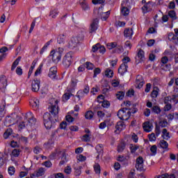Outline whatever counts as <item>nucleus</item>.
Wrapping results in <instances>:
<instances>
[{"instance_id":"nucleus-58","label":"nucleus","mask_w":178,"mask_h":178,"mask_svg":"<svg viewBox=\"0 0 178 178\" xmlns=\"http://www.w3.org/2000/svg\"><path fill=\"white\" fill-rule=\"evenodd\" d=\"M86 69H88V70H92V69H94L93 64L90 62H87L86 63Z\"/></svg>"},{"instance_id":"nucleus-39","label":"nucleus","mask_w":178,"mask_h":178,"mask_svg":"<svg viewBox=\"0 0 178 178\" xmlns=\"http://www.w3.org/2000/svg\"><path fill=\"white\" fill-rule=\"evenodd\" d=\"M124 148H126V143H121L118 146V152H122V151H124Z\"/></svg>"},{"instance_id":"nucleus-54","label":"nucleus","mask_w":178,"mask_h":178,"mask_svg":"<svg viewBox=\"0 0 178 178\" xmlns=\"http://www.w3.org/2000/svg\"><path fill=\"white\" fill-rule=\"evenodd\" d=\"M13 156L17 157L20 155V149H15L12 152Z\"/></svg>"},{"instance_id":"nucleus-29","label":"nucleus","mask_w":178,"mask_h":178,"mask_svg":"<svg viewBox=\"0 0 178 178\" xmlns=\"http://www.w3.org/2000/svg\"><path fill=\"white\" fill-rule=\"evenodd\" d=\"M22 59V57L19 56L13 63L11 67V70H15L16 67H17V65H19V62H20Z\"/></svg>"},{"instance_id":"nucleus-64","label":"nucleus","mask_w":178,"mask_h":178,"mask_svg":"<svg viewBox=\"0 0 178 178\" xmlns=\"http://www.w3.org/2000/svg\"><path fill=\"white\" fill-rule=\"evenodd\" d=\"M148 138L149 141H155V140H156V136H155V134L154 133L149 134Z\"/></svg>"},{"instance_id":"nucleus-1","label":"nucleus","mask_w":178,"mask_h":178,"mask_svg":"<svg viewBox=\"0 0 178 178\" xmlns=\"http://www.w3.org/2000/svg\"><path fill=\"white\" fill-rule=\"evenodd\" d=\"M137 112L136 108H123L118 111V116L119 119L121 120H127L130 119V116H131V113H136Z\"/></svg>"},{"instance_id":"nucleus-38","label":"nucleus","mask_w":178,"mask_h":178,"mask_svg":"<svg viewBox=\"0 0 178 178\" xmlns=\"http://www.w3.org/2000/svg\"><path fill=\"white\" fill-rule=\"evenodd\" d=\"M72 93L70 92H66L63 96V101L64 102H66L68 99H70V97H72Z\"/></svg>"},{"instance_id":"nucleus-24","label":"nucleus","mask_w":178,"mask_h":178,"mask_svg":"<svg viewBox=\"0 0 178 178\" xmlns=\"http://www.w3.org/2000/svg\"><path fill=\"white\" fill-rule=\"evenodd\" d=\"M35 65H37V61L33 60L29 69V71L28 72V79H30V76H31V74H33V70H34V67H35Z\"/></svg>"},{"instance_id":"nucleus-12","label":"nucleus","mask_w":178,"mask_h":178,"mask_svg":"<svg viewBox=\"0 0 178 178\" xmlns=\"http://www.w3.org/2000/svg\"><path fill=\"white\" fill-rule=\"evenodd\" d=\"M79 42H80V41L79 40V38H72L70 41L69 42V47L71 48V49H73L74 48H76V47H77Z\"/></svg>"},{"instance_id":"nucleus-40","label":"nucleus","mask_w":178,"mask_h":178,"mask_svg":"<svg viewBox=\"0 0 178 178\" xmlns=\"http://www.w3.org/2000/svg\"><path fill=\"white\" fill-rule=\"evenodd\" d=\"M129 148H130L131 154H134L136 152V151H137L139 147L137 146V145L131 144L129 145Z\"/></svg>"},{"instance_id":"nucleus-56","label":"nucleus","mask_w":178,"mask_h":178,"mask_svg":"<svg viewBox=\"0 0 178 178\" xmlns=\"http://www.w3.org/2000/svg\"><path fill=\"white\" fill-rule=\"evenodd\" d=\"M84 94H86L85 92H83V90H79L77 92V95H76V97H77V98L79 99L78 100L80 101L81 98H83V97H84Z\"/></svg>"},{"instance_id":"nucleus-35","label":"nucleus","mask_w":178,"mask_h":178,"mask_svg":"<svg viewBox=\"0 0 178 178\" xmlns=\"http://www.w3.org/2000/svg\"><path fill=\"white\" fill-rule=\"evenodd\" d=\"M168 16L172 19V20H176V19H177L176 12L173 10L168 12Z\"/></svg>"},{"instance_id":"nucleus-63","label":"nucleus","mask_w":178,"mask_h":178,"mask_svg":"<svg viewBox=\"0 0 178 178\" xmlns=\"http://www.w3.org/2000/svg\"><path fill=\"white\" fill-rule=\"evenodd\" d=\"M165 106H164V111L165 112H168L169 111H170V109H172V104H165Z\"/></svg>"},{"instance_id":"nucleus-20","label":"nucleus","mask_w":178,"mask_h":178,"mask_svg":"<svg viewBox=\"0 0 178 178\" xmlns=\"http://www.w3.org/2000/svg\"><path fill=\"white\" fill-rule=\"evenodd\" d=\"M65 40H66V35L65 34H61L59 35L57 39L58 44H61L63 45L65 44Z\"/></svg>"},{"instance_id":"nucleus-28","label":"nucleus","mask_w":178,"mask_h":178,"mask_svg":"<svg viewBox=\"0 0 178 178\" xmlns=\"http://www.w3.org/2000/svg\"><path fill=\"white\" fill-rule=\"evenodd\" d=\"M159 145L161 148H163V149H168V147H169V144L168 143V142L163 140L160 141Z\"/></svg>"},{"instance_id":"nucleus-45","label":"nucleus","mask_w":178,"mask_h":178,"mask_svg":"<svg viewBox=\"0 0 178 178\" xmlns=\"http://www.w3.org/2000/svg\"><path fill=\"white\" fill-rule=\"evenodd\" d=\"M109 15H111V11L103 13L102 14V20H107L108 17H109Z\"/></svg>"},{"instance_id":"nucleus-52","label":"nucleus","mask_w":178,"mask_h":178,"mask_svg":"<svg viewBox=\"0 0 178 178\" xmlns=\"http://www.w3.org/2000/svg\"><path fill=\"white\" fill-rule=\"evenodd\" d=\"M158 149V147H156V145H152L151 147H150V151L152 154V155H156V151Z\"/></svg>"},{"instance_id":"nucleus-22","label":"nucleus","mask_w":178,"mask_h":178,"mask_svg":"<svg viewBox=\"0 0 178 178\" xmlns=\"http://www.w3.org/2000/svg\"><path fill=\"white\" fill-rule=\"evenodd\" d=\"M168 40H170V41H173V42H176V44H178L177 35H174L172 33H169V35H168Z\"/></svg>"},{"instance_id":"nucleus-16","label":"nucleus","mask_w":178,"mask_h":178,"mask_svg":"<svg viewBox=\"0 0 178 178\" xmlns=\"http://www.w3.org/2000/svg\"><path fill=\"white\" fill-rule=\"evenodd\" d=\"M30 105L34 111H38V108H40V100L34 99L30 102Z\"/></svg>"},{"instance_id":"nucleus-11","label":"nucleus","mask_w":178,"mask_h":178,"mask_svg":"<svg viewBox=\"0 0 178 178\" xmlns=\"http://www.w3.org/2000/svg\"><path fill=\"white\" fill-rule=\"evenodd\" d=\"M57 72L58 70L56 69V67H51L49 72V77L52 80H58V76H56Z\"/></svg>"},{"instance_id":"nucleus-32","label":"nucleus","mask_w":178,"mask_h":178,"mask_svg":"<svg viewBox=\"0 0 178 178\" xmlns=\"http://www.w3.org/2000/svg\"><path fill=\"white\" fill-rule=\"evenodd\" d=\"M152 112H154V113H156V115H159V113H161V107H159V106H153L152 108Z\"/></svg>"},{"instance_id":"nucleus-17","label":"nucleus","mask_w":178,"mask_h":178,"mask_svg":"<svg viewBox=\"0 0 178 178\" xmlns=\"http://www.w3.org/2000/svg\"><path fill=\"white\" fill-rule=\"evenodd\" d=\"M133 34H134V32L132 29H126L124 31V37H126L127 38H129V40H131V37L133 36Z\"/></svg>"},{"instance_id":"nucleus-36","label":"nucleus","mask_w":178,"mask_h":178,"mask_svg":"<svg viewBox=\"0 0 178 178\" xmlns=\"http://www.w3.org/2000/svg\"><path fill=\"white\" fill-rule=\"evenodd\" d=\"M81 6L83 10H88L90 9V6H88V3L86 1L81 2Z\"/></svg>"},{"instance_id":"nucleus-46","label":"nucleus","mask_w":178,"mask_h":178,"mask_svg":"<svg viewBox=\"0 0 178 178\" xmlns=\"http://www.w3.org/2000/svg\"><path fill=\"white\" fill-rule=\"evenodd\" d=\"M75 172L74 175L75 176H80L81 175V169H83L82 166H79L77 168H74Z\"/></svg>"},{"instance_id":"nucleus-31","label":"nucleus","mask_w":178,"mask_h":178,"mask_svg":"<svg viewBox=\"0 0 178 178\" xmlns=\"http://www.w3.org/2000/svg\"><path fill=\"white\" fill-rule=\"evenodd\" d=\"M93 168L96 175H101V165L99 164L95 163Z\"/></svg>"},{"instance_id":"nucleus-5","label":"nucleus","mask_w":178,"mask_h":178,"mask_svg":"<svg viewBox=\"0 0 178 178\" xmlns=\"http://www.w3.org/2000/svg\"><path fill=\"white\" fill-rule=\"evenodd\" d=\"M44 124L46 129H51L52 127V123H55V118L52 120L51 118V114L49 113H45L43 115Z\"/></svg>"},{"instance_id":"nucleus-48","label":"nucleus","mask_w":178,"mask_h":178,"mask_svg":"<svg viewBox=\"0 0 178 178\" xmlns=\"http://www.w3.org/2000/svg\"><path fill=\"white\" fill-rule=\"evenodd\" d=\"M5 115V104L0 106V118H3Z\"/></svg>"},{"instance_id":"nucleus-33","label":"nucleus","mask_w":178,"mask_h":178,"mask_svg":"<svg viewBox=\"0 0 178 178\" xmlns=\"http://www.w3.org/2000/svg\"><path fill=\"white\" fill-rule=\"evenodd\" d=\"M85 118L88 120H91L94 118V113L91 111H87L85 114Z\"/></svg>"},{"instance_id":"nucleus-44","label":"nucleus","mask_w":178,"mask_h":178,"mask_svg":"<svg viewBox=\"0 0 178 178\" xmlns=\"http://www.w3.org/2000/svg\"><path fill=\"white\" fill-rule=\"evenodd\" d=\"M162 133L164 140H168V138H170V137L169 136V132H168V129H163Z\"/></svg>"},{"instance_id":"nucleus-47","label":"nucleus","mask_w":178,"mask_h":178,"mask_svg":"<svg viewBox=\"0 0 178 178\" xmlns=\"http://www.w3.org/2000/svg\"><path fill=\"white\" fill-rule=\"evenodd\" d=\"M118 47V43L116 42H111L107 44V48L108 49H113V48H116Z\"/></svg>"},{"instance_id":"nucleus-49","label":"nucleus","mask_w":178,"mask_h":178,"mask_svg":"<svg viewBox=\"0 0 178 178\" xmlns=\"http://www.w3.org/2000/svg\"><path fill=\"white\" fill-rule=\"evenodd\" d=\"M116 97L118 99H122V98H124V92L123 91L118 92L116 94Z\"/></svg>"},{"instance_id":"nucleus-37","label":"nucleus","mask_w":178,"mask_h":178,"mask_svg":"<svg viewBox=\"0 0 178 178\" xmlns=\"http://www.w3.org/2000/svg\"><path fill=\"white\" fill-rule=\"evenodd\" d=\"M82 141L85 143H88L91 140V134H85L81 138Z\"/></svg>"},{"instance_id":"nucleus-21","label":"nucleus","mask_w":178,"mask_h":178,"mask_svg":"<svg viewBox=\"0 0 178 178\" xmlns=\"http://www.w3.org/2000/svg\"><path fill=\"white\" fill-rule=\"evenodd\" d=\"M16 118H17V115H15V117L8 116L7 117L6 120L11 124H15L17 123V119Z\"/></svg>"},{"instance_id":"nucleus-30","label":"nucleus","mask_w":178,"mask_h":178,"mask_svg":"<svg viewBox=\"0 0 178 178\" xmlns=\"http://www.w3.org/2000/svg\"><path fill=\"white\" fill-rule=\"evenodd\" d=\"M106 77H113V71L109 68H107L104 72Z\"/></svg>"},{"instance_id":"nucleus-41","label":"nucleus","mask_w":178,"mask_h":178,"mask_svg":"<svg viewBox=\"0 0 178 178\" xmlns=\"http://www.w3.org/2000/svg\"><path fill=\"white\" fill-rule=\"evenodd\" d=\"M161 69H162V70H164L165 72H169V70H170V65L161 64Z\"/></svg>"},{"instance_id":"nucleus-9","label":"nucleus","mask_w":178,"mask_h":178,"mask_svg":"<svg viewBox=\"0 0 178 178\" xmlns=\"http://www.w3.org/2000/svg\"><path fill=\"white\" fill-rule=\"evenodd\" d=\"M136 168L137 170H144V159L143 157L139 156L137 158Z\"/></svg>"},{"instance_id":"nucleus-42","label":"nucleus","mask_w":178,"mask_h":178,"mask_svg":"<svg viewBox=\"0 0 178 178\" xmlns=\"http://www.w3.org/2000/svg\"><path fill=\"white\" fill-rule=\"evenodd\" d=\"M121 13L123 16H127V15L130 13V10H129V8L123 7L121 10Z\"/></svg>"},{"instance_id":"nucleus-59","label":"nucleus","mask_w":178,"mask_h":178,"mask_svg":"<svg viewBox=\"0 0 178 178\" xmlns=\"http://www.w3.org/2000/svg\"><path fill=\"white\" fill-rule=\"evenodd\" d=\"M168 124V121H166V120H162V121L159 122V126L161 127H167Z\"/></svg>"},{"instance_id":"nucleus-18","label":"nucleus","mask_w":178,"mask_h":178,"mask_svg":"<svg viewBox=\"0 0 178 178\" xmlns=\"http://www.w3.org/2000/svg\"><path fill=\"white\" fill-rule=\"evenodd\" d=\"M136 83L138 85V88H141L144 86V80L142 76L138 75L137 76Z\"/></svg>"},{"instance_id":"nucleus-61","label":"nucleus","mask_w":178,"mask_h":178,"mask_svg":"<svg viewBox=\"0 0 178 178\" xmlns=\"http://www.w3.org/2000/svg\"><path fill=\"white\" fill-rule=\"evenodd\" d=\"M171 99L174 104H178V94L172 95Z\"/></svg>"},{"instance_id":"nucleus-25","label":"nucleus","mask_w":178,"mask_h":178,"mask_svg":"<svg viewBox=\"0 0 178 178\" xmlns=\"http://www.w3.org/2000/svg\"><path fill=\"white\" fill-rule=\"evenodd\" d=\"M96 151L97 152V153L99 154V155H97V158H99V155H101V154H102V151H104V145H97L95 147Z\"/></svg>"},{"instance_id":"nucleus-43","label":"nucleus","mask_w":178,"mask_h":178,"mask_svg":"<svg viewBox=\"0 0 178 178\" xmlns=\"http://www.w3.org/2000/svg\"><path fill=\"white\" fill-rule=\"evenodd\" d=\"M118 161L119 162H127V161H129V156H119Z\"/></svg>"},{"instance_id":"nucleus-15","label":"nucleus","mask_w":178,"mask_h":178,"mask_svg":"<svg viewBox=\"0 0 178 178\" xmlns=\"http://www.w3.org/2000/svg\"><path fill=\"white\" fill-rule=\"evenodd\" d=\"M8 86V79L5 75L0 76V88H6Z\"/></svg>"},{"instance_id":"nucleus-4","label":"nucleus","mask_w":178,"mask_h":178,"mask_svg":"<svg viewBox=\"0 0 178 178\" xmlns=\"http://www.w3.org/2000/svg\"><path fill=\"white\" fill-rule=\"evenodd\" d=\"M73 62V52L70 51L67 53L63 58L62 60V64L65 67V69H67L70 67V65H72Z\"/></svg>"},{"instance_id":"nucleus-8","label":"nucleus","mask_w":178,"mask_h":178,"mask_svg":"<svg viewBox=\"0 0 178 178\" xmlns=\"http://www.w3.org/2000/svg\"><path fill=\"white\" fill-rule=\"evenodd\" d=\"M143 128L144 131H146V133H149L152 131V129H154V125L152 124V122L149 121H146L143 123Z\"/></svg>"},{"instance_id":"nucleus-60","label":"nucleus","mask_w":178,"mask_h":178,"mask_svg":"<svg viewBox=\"0 0 178 178\" xmlns=\"http://www.w3.org/2000/svg\"><path fill=\"white\" fill-rule=\"evenodd\" d=\"M42 151V149H41V147L38 146L35 147V148L33 149V152L34 154H40Z\"/></svg>"},{"instance_id":"nucleus-14","label":"nucleus","mask_w":178,"mask_h":178,"mask_svg":"<svg viewBox=\"0 0 178 178\" xmlns=\"http://www.w3.org/2000/svg\"><path fill=\"white\" fill-rule=\"evenodd\" d=\"M126 128V125L124 124V123L122 121H120L118 122H117V124L115 125V133L117 134H119V133H120L122 131V130H123V129Z\"/></svg>"},{"instance_id":"nucleus-2","label":"nucleus","mask_w":178,"mask_h":178,"mask_svg":"<svg viewBox=\"0 0 178 178\" xmlns=\"http://www.w3.org/2000/svg\"><path fill=\"white\" fill-rule=\"evenodd\" d=\"M63 51H65L63 47H58L50 52L49 56L54 63H59V61L62 59V54H63Z\"/></svg>"},{"instance_id":"nucleus-27","label":"nucleus","mask_w":178,"mask_h":178,"mask_svg":"<svg viewBox=\"0 0 178 178\" xmlns=\"http://www.w3.org/2000/svg\"><path fill=\"white\" fill-rule=\"evenodd\" d=\"M67 162V158L66 157V153H62L61 161L59 163V165L62 166V165H65Z\"/></svg>"},{"instance_id":"nucleus-62","label":"nucleus","mask_w":178,"mask_h":178,"mask_svg":"<svg viewBox=\"0 0 178 178\" xmlns=\"http://www.w3.org/2000/svg\"><path fill=\"white\" fill-rule=\"evenodd\" d=\"M102 106H103V108H108L111 106V103H109L108 101L104 100L102 102Z\"/></svg>"},{"instance_id":"nucleus-57","label":"nucleus","mask_w":178,"mask_h":178,"mask_svg":"<svg viewBox=\"0 0 178 178\" xmlns=\"http://www.w3.org/2000/svg\"><path fill=\"white\" fill-rule=\"evenodd\" d=\"M170 102H173L172 99V96H167L164 98V104H170Z\"/></svg>"},{"instance_id":"nucleus-3","label":"nucleus","mask_w":178,"mask_h":178,"mask_svg":"<svg viewBox=\"0 0 178 178\" xmlns=\"http://www.w3.org/2000/svg\"><path fill=\"white\" fill-rule=\"evenodd\" d=\"M53 101H54V104H50L49 106V112L51 113L52 116L55 118V121H56V119H58V115L59 113V106H58L59 101L55 99H54Z\"/></svg>"},{"instance_id":"nucleus-51","label":"nucleus","mask_w":178,"mask_h":178,"mask_svg":"<svg viewBox=\"0 0 178 178\" xmlns=\"http://www.w3.org/2000/svg\"><path fill=\"white\" fill-rule=\"evenodd\" d=\"M101 44L97 43L96 44L93 45L92 47V52H97V51H99V47Z\"/></svg>"},{"instance_id":"nucleus-7","label":"nucleus","mask_w":178,"mask_h":178,"mask_svg":"<svg viewBox=\"0 0 178 178\" xmlns=\"http://www.w3.org/2000/svg\"><path fill=\"white\" fill-rule=\"evenodd\" d=\"M98 23H99V19H98V18H95L92 21L89 29V33H92L97 31L98 29Z\"/></svg>"},{"instance_id":"nucleus-23","label":"nucleus","mask_w":178,"mask_h":178,"mask_svg":"<svg viewBox=\"0 0 178 178\" xmlns=\"http://www.w3.org/2000/svg\"><path fill=\"white\" fill-rule=\"evenodd\" d=\"M13 133V130L12 128H8L6 132L3 134V138L6 140L7 138H9L10 136H12Z\"/></svg>"},{"instance_id":"nucleus-19","label":"nucleus","mask_w":178,"mask_h":178,"mask_svg":"<svg viewBox=\"0 0 178 178\" xmlns=\"http://www.w3.org/2000/svg\"><path fill=\"white\" fill-rule=\"evenodd\" d=\"M140 59V60H144L145 59V56L144 53V50L143 49H139L138 53H137V57L136 59Z\"/></svg>"},{"instance_id":"nucleus-13","label":"nucleus","mask_w":178,"mask_h":178,"mask_svg":"<svg viewBox=\"0 0 178 178\" xmlns=\"http://www.w3.org/2000/svg\"><path fill=\"white\" fill-rule=\"evenodd\" d=\"M129 66L127 65V62H124V63L121 64L118 69V73L123 76L126 72H127V68Z\"/></svg>"},{"instance_id":"nucleus-26","label":"nucleus","mask_w":178,"mask_h":178,"mask_svg":"<svg viewBox=\"0 0 178 178\" xmlns=\"http://www.w3.org/2000/svg\"><path fill=\"white\" fill-rule=\"evenodd\" d=\"M115 47L116 48L113 50V54H122V52H123L124 51L123 46L117 45V47Z\"/></svg>"},{"instance_id":"nucleus-34","label":"nucleus","mask_w":178,"mask_h":178,"mask_svg":"<svg viewBox=\"0 0 178 178\" xmlns=\"http://www.w3.org/2000/svg\"><path fill=\"white\" fill-rule=\"evenodd\" d=\"M159 95V88H156V90H153L151 93L152 98H156Z\"/></svg>"},{"instance_id":"nucleus-53","label":"nucleus","mask_w":178,"mask_h":178,"mask_svg":"<svg viewBox=\"0 0 178 178\" xmlns=\"http://www.w3.org/2000/svg\"><path fill=\"white\" fill-rule=\"evenodd\" d=\"M58 10H54L50 12V17H51L52 19H55V17H56V16H58Z\"/></svg>"},{"instance_id":"nucleus-6","label":"nucleus","mask_w":178,"mask_h":178,"mask_svg":"<svg viewBox=\"0 0 178 178\" xmlns=\"http://www.w3.org/2000/svg\"><path fill=\"white\" fill-rule=\"evenodd\" d=\"M26 120H25V122H26V126H33L35 124V118H34V116L31 113H29L26 114Z\"/></svg>"},{"instance_id":"nucleus-10","label":"nucleus","mask_w":178,"mask_h":178,"mask_svg":"<svg viewBox=\"0 0 178 178\" xmlns=\"http://www.w3.org/2000/svg\"><path fill=\"white\" fill-rule=\"evenodd\" d=\"M31 88L33 92H38L40 91V80L34 79L32 81Z\"/></svg>"},{"instance_id":"nucleus-50","label":"nucleus","mask_w":178,"mask_h":178,"mask_svg":"<svg viewBox=\"0 0 178 178\" xmlns=\"http://www.w3.org/2000/svg\"><path fill=\"white\" fill-rule=\"evenodd\" d=\"M44 175V168H40L39 170L36 172V177H40L41 176H43Z\"/></svg>"},{"instance_id":"nucleus-55","label":"nucleus","mask_w":178,"mask_h":178,"mask_svg":"<svg viewBox=\"0 0 178 178\" xmlns=\"http://www.w3.org/2000/svg\"><path fill=\"white\" fill-rule=\"evenodd\" d=\"M65 119L68 123H73L74 122V118L69 114L66 115Z\"/></svg>"}]
</instances>
